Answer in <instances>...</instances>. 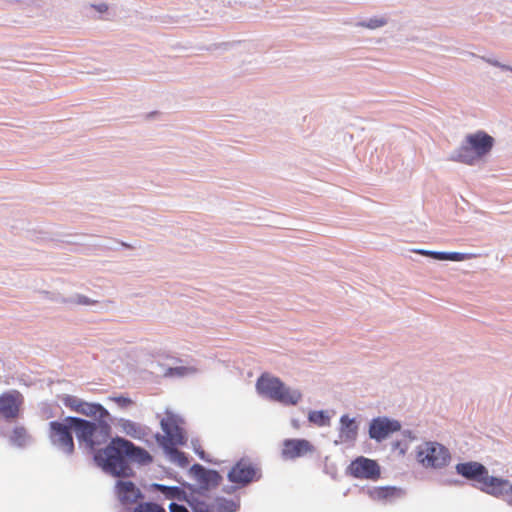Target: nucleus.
Instances as JSON below:
<instances>
[{
    "mask_svg": "<svg viewBox=\"0 0 512 512\" xmlns=\"http://www.w3.org/2000/svg\"><path fill=\"white\" fill-rule=\"evenodd\" d=\"M257 390L260 394L285 405H295L301 399V393L297 390H291L276 377L262 375L257 380Z\"/></svg>",
    "mask_w": 512,
    "mask_h": 512,
    "instance_id": "nucleus-4",
    "label": "nucleus"
},
{
    "mask_svg": "<svg viewBox=\"0 0 512 512\" xmlns=\"http://www.w3.org/2000/svg\"><path fill=\"white\" fill-rule=\"evenodd\" d=\"M348 473L357 479L377 480L380 467L375 460L360 456L350 463Z\"/></svg>",
    "mask_w": 512,
    "mask_h": 512,
    "instance_id": "nucleus-8",
    "label": "nucleus"
},
{
    "mask_svg": "<svg viewBox=\"0 0 512 512\" xmlns=\"http://www.w3.org/2000/svg\"><path fill=\"white\" fill-rule=\"evenodd\" d=\"M456 470L463 477L476 481L480 489L486 493L494 496H505L512 493V483L489 476L485 466L478 462L459 463Z\"/></svg>",
    "mask_w": 512,
    "mask_h": 512,
    "instance_id": "nucleus-1",
    "label": "nucleus"
},
{
    "mask_svg": "<svg viewBox=\"0 0 512 512\" xmlns=\"http://www.w3.org/2000/svg\"><path fill=\"white\" fill-rule=\"evenodd\" d=\"M66 421L72 426L79 441H83L90 449H94L97 443L94 441V435L97 431L96 424L77 417H66Z\"/></svg>",
    "mask_w": 512,
    "mask_h": 512,
    "instance_id": "nucleus-9",
    "label": "nucleus"
},
{
    "mask_svg": "<svg viewBox=\"0 0 512 512\" xmlns=\"http://www.w3.org/2000/svg\"><path fill=\"white\" fill-rule=\"evenodd\" d=\"M255 475V468L250 463L241 460L230 470L228 478L233 483L247 484L254 479Z\"/></svg>",
    "mask_w": 512,
    "mask_h": 512,
    "instance_id": "nucleus-13",
    "label": "nucleus"
},
{
    "mask_svg": "<svg viewBox=\"0 0 512 512\" xmlns=\"http://www.w3.org/2000/svg\"><path fill=\"white\" fill-rule=\"evenodd\" d=\"M85 401L81 400L77 406V409L74 410V412L82 414V409H84Z\"/></svg>",
    "mask_w": 512,
    "mask_h": 512,
    "instance_id": "nucleus-31",
    "label": "nucleus"
},
{
    "mask_svg": "<svg viewBox=\"0 0 512 512\" xmlns=\"http://www.w3.org/2000/svg\"><path fill=\"white\" fill-rule=\"evenodd\" d=\"M123 438H114L102 450L95 455V459L103 466L104 470L118 477H129L133 474L124 454Z\"/></svg>",
    "mask_w": 512,
    "mask_h": 512,
    "instance_id": "nucleus-2",
    "label": "nucleus"
},
{
    "mask_svg": "<svg viewBox=\"0 0 512 512\" xmlns=\"http://www.w3.org/2000/svg\"><path fill=\"white\" fill-rule=\"evenodd\" d=\"M72 426L66 421V418L60 421H51L49 423V440L61 452L72 455L75 450L72 436Z\"/></svg>",
    "mask_w": 512,
    "mask_h": 512,
    "instance_id": "nucleus-7",
    "label": "nucleus"
},
{
    "mask_svg": "<svg viewBox=\"0 0 512 512\" xmlns=\"http://www.w3.org/2000/svg\"><path fill=\"white\" fill-rule=\"evenodd\" d=\"M416 458L423 467L438 469L449 463L450 453L437 442H425L417 448Z\"/></svg>",
    "mask_w": 512,
    "mask_h": 512,
    "instance_id": "nucleus-5",
    "label": "nucleus"
},
{
    "mask_svg": "<svg viewBox=\"0 0 512 512\" xmlns=\"http://www.w3.org/2000/svg\"><path fill=\"white\" fill-rule=\"evenodd\" d=\"M494 139L484 131L468 134L461 147L457 150L453 161L473 165L487 155L493 148Z\"/></svg>",
    "mask_w": 512,
    "mask_h": 512,
    "instance_id": "nucleus-3",
    "label": "nucleus"
},
{
    "mask_svg": "<svg viewBox=\"0 0 512 512\" xmlns=\"http://www.w3.org/2000/svg\"><path fill=\"white\" fill-rule=\"evenodd\" d=\"M163 435L157 434L156 440L163 448H173L186 443V437L183 428L180 426V419L173 413L167 412L160 422Z\"/></svg>",
    "mask_w": 512,
    "mask_h": 512,
    "instance_id": "nucleus-6",
    "label": "nucleus"
},
{
    "mask_svg": "<svg viewBox=\"0 0 512 512\" xmlns=\"http://www.w3.org/2000/svg\"><path fill=\"white\" fill-rule=\"evenodd\" d=\"M82 399L76 397V396H72V395H65L63 398H62V402L63 404L69 408L70 410L74 411L75 409H77V406L79 404V402L81 401Z\"/></svg>",
    "mask_w": 512,
    "mask_h": 512,
    "instance_id": "nucleus-26",
    "label": "nucleus"
},
{
    "mask_svg": "<svg viewBox=\"0 0 512 512\" xmlns=\"http://www.w3.org/2000/svg\"><path fill=\"white\" fill-rule=\"evenodd\" d=\"M117 495L123 504H131L141 496L139 489L131 481H119L117 483Z\"/></svg>",
    "mask_w": 512,
    "mask_h": 512,
    "instance_id": "nucleus-15",
    "label": "nucleus"
},
{
    "mask_svg": "<svg viewBox=\"0 0 512 512\" xmlns=\"http://www.w3.org/2000/svg\"><path fill=\"white\" fill-rule=\"evenodd\" d=\"M79 304H82V305H92L94 304V302H91L88 298L86 297H80L79 298Z\"/></svg>",
    "mask_w": 512,
    "mask_h": 512,
    "instance_id": "nucleus-30",
    "label": "nucleus"
},
{
    "mask_svg": "<svg viewBox=\"0 0 512 512\" xmlns=\"http://www.w3.org/2000/svg\"><path fill=\"white\" fill-rule=\"evenodd\" d=\"M308 419L310 422L320 427L330 424V417L324 411H311Z\"/></svg>",
    "mask_w": 512,
    "mask_h": 512,
    "instance_id": "nucleus-23",
    "label": "nucleus"
},
{
    "mask_svg": "<svg viewBox=\"0 0 512 512\" xmlns=\"http://www.w3.org/2000/svg\"><path fill=\"white\" fill-rule=\"evenodd\" d=\"M387 23V20L384 18H372L368 22L360 23V26L366 27L369 29H376L384 26Z\"/></svg>",
    "mask_w": 512,
    "mask_h": 512,
    "instance_id": "nucleus-25",
    "label": "nucleus"
},
{
    "mask_svg": "<svg viewBox=\"0 0 512 512\" xmlns=\"http://www.w3.org/2000/svg\"><path fill=\"white\" fill-rule=\"evenodd\" d=\"M176 447L173 446V448H165L164 450L172 461L176 462L180 467H186L189 464L188 458L184 452L179 451Z\"/></svg>",
    "mask_w": 512,
    "mask_h": 512,
    "instance_id": "nucleus-22",
    "label": "nucleus"
},
{
    "mask_svg": "<svg viewBox=\"0 0 512 512\" xmlns=\"http://www.w3.org/2000/svg\"><path fill=\"white\" fill-rule=\"evenodd\" d=\"M169 510L170 512H189L185 506L174 502L169 505Z\"/></svg>",
    "mask_w": 512,
    "mask_h": 512,
    "instance_id": "nucleus-28",
    "label": "nucleus"
},
{
    "mask_svg": "<svg viewBox=\"0 0 512 512\" xmlns=\"http://www.w3.org/2000/svg\"><path fill=\"white\" fill-rule=\"evenodd\" d=\"M313 451V445L306 439H287L283 442L282 456L285 459H295Z\"/></svg>",
    "mask_w": 512,
    "mask_h": 512,
    "instance_id": "nucleus-12",
    "label": "nucleus"
},
{
    "mask_svg": "<svg viewBox=\"0 0 512 512\" xmlns=\"http://www.w3.org/2000/svg\"><path fill=\"white\" fill-rule=\"evenodd\" d=\"M85 401L81 400L77 406V409L74 410V412L82 414V409H84Z\"/></svg>",
    "mask_w": 512,
    "mask_h": 512,
    "instance_id": "nucleus-32",
    "label": "nucleus"
},
{
    "mask_svg": "<svg viewBox=\"0 0 512 512\" xmlns=\"http://www.w3.org/2000/svg\"><path fill=\"white\" fill-rule=\"evenodd\" d=\"M417 253L430 256L437 260L464 261L471 258V255L459 252H436L427 250H418Z\"/></svg>",
    "mask_w": 512,
    "mask_h": 512,
    "instance_id": "nucleus-17",
    "label": "nucleus"
},
{
    "mask_svg": "<svg viewBox=\"0 0 512 512\" xmlns=\"http://www.w3.org/2000/svg\"><path fill=\"white\" fill-rule=\"evenodd\" d=\"M23 404V396L17 390L5 392L0 395V414L7 420L19 416Z\"/></svg>",
    "mask_w": 512,
    "mask_h": 512,
    "instance_id": "nucleus-10",
    "label": "nucleus"
},
{
    "mask_svg": "<svg viewBox=\"0 0 512 512\" xmlns=\"http://www.w3.org/2000/svg\"><path fill=\"white\" fill-rule=\"evenodd\" d=\"M118 425L122 432L130 437L141 438V436L144 434L142 427L131 420L121 419Z\"/></svg>",
    "mask_w": 512,
    "mask_h": 512,
    "instance_id": "nucleus-20",
    "label": "nucleus"
},
{
    "mask_svg": "<svg viewBox=\"0 0 512 512\" xmlns=\"http://www.w3.org/2000/svg\"><path fill=\"white\" fill-rule=\"evenodd\" d=\"M123 447L126 459L128 458L132 462H136L140 465H147L153 461L150 453L144 448L135 446L132 442L124 439Z\"/></svg>",
    "mask_w": 512,
    "mask_h": 512,
    "instance_id": "nucleus-14",
    "label": "nucleus"
},
{
    "mask_svg": "<svg viewBox=\"0 0 512 512\" xmlns=\"http://www.w3.org/2000/svg\"><path fill=\"white\" fill-rule=\"evenodd\" d=\"M82 415L104 419L108 416V412L100 404L86 402L84 405V409H82Z\"/></svg>",
    "mask_w": 512,
    "mask_h": 512,
    "instance_id": "nucleus-21",
    "label": "nucleus"
},
{
    "mask_svg": "<svg viewBox=\"0 0 512 512\" xmlns=\"http://www.w3.org/2000/svg\"><path fill=\"white\" fill-rule=\"evenodd\" d=\"M120 408H128L133 404V401L125 396H118L112 399Z\"/></svg>",
    "mask_w": 512,
    "mask_h": 512,
    "instance_id": "nucleus-27",
    "label": "nucleus"
},
{
    "mask_svg": "<svg viewBox=\"0 0 512 512\" xmlns=\"http://www.w3.org/2000/svg\"><path fill=\"white\" fill-rule=\"evenodd\" d=\"M133 512H166L165 509L156 504L151 502L141 503L135 507Z\"/></svg>",
    "mask_w": 512,
    "mask_h": 512,
    "instance_id": "nucleus-24",
    "label": "nucleus"
},
{
    "mask_svg": "<svg viewBox=\"0 0 512 512\" xmlns=\"http://www.w3.org/2000/svg\"><path fill=\"white\" fill-rule=\"evenodd\" d=\"M398 495V490L394 487H376L369 491L371 499L376 501H386Z\"/></svg>",
    "mask_w": 512,
    "mask_h": 512,
    "instance_id": "nucleus-19",
    "label": "nucleus"
},
{
    "mask_svg": "<svg viewBox=\"0 0 512 512\" xmlns=\"http://www.w3.org/2000/svg\"><path fill=\"white\" fill-rule=\"evenodd\" d=\"M9 440L12 445L22 448L29 444L31 436L24 426H16L12 430Z\"/></svg>",
    "mask_w": 512,
    "mask_h": 512,
    "instance_id": "nucleus-18",
    "label": "nucleus"
},
{
    "mask_svg": "<svg viewBox=\"0 0 512 512\" xmlns=\"http://www.w3.org/2000/svg\"><path fill=\"white\" fill-rule=\"evenodd\" d=\"M91 7L99 13H106L109 9L108 4L106 3L92 4Z\"/></svg>",
    "mask_w": 512,
    "mask_h": 512,
    "instance_id": "nucleus-29",
    "label": "nucleus"
},
{
    "mask_svg": "<svg viewBox=\"0 0 512 512\" xmlns=\"http://www.w3.org/2000/svg\"><path fill=\"white\" fill-rule=\"evenodd\" d=\"M401 425L396 420H389L387 418H376L373 419L370 428L369 435L372 439L382 441L387 438L390 434L399 431Z\"/></svg>",
    "mask_w": 512,
    "mask_h": 512,
    "instance_id": "nucleus-11",
    "label": "nucleus"
},
{
    "mask_svg": "<svg viewBox=\"0 0 512 512\" xmlns=\"http://www.w3.org/2000/svg\"><path fill=\"white\" fill-rule=\"evenodd\" d=\"M340 433L339 437L342 442H354L358 434V426L354 419L348 415H343L340 419Z\"/></svg>",
    "mask_w": 512,
    "mask_h": 512,
    "instance_id": "nucleus-16",
    "label": "nucleus"
}]
</instances>
